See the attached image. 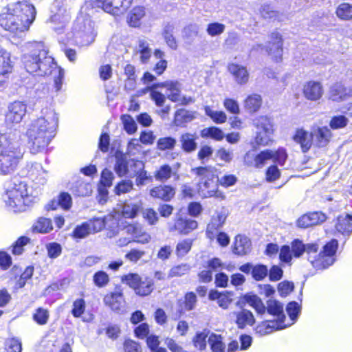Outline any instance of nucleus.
Instances as JSON below:
<instances>
[{
    "mask_svg": "<svg viewBox=\"0 0 352 352\" xmlns=\"http://www.w3.org/2000/svg\"><path fill=\"white\" fill-rule=\"evenodd\" d=\"M236 317V323L239 329H244L246 326H252L255 322L252 313L247 309H242L240 311L233 312Z\"/></svg>",
    "mask_w": 352,
    "mask_h": 352,
    "instance_id": "obj_26",
    "label": "nucleus"
},
{
    "mask_svg": "<svg viewBox=\"0 0 352 352\" xmlns=\"http://www.w3.org/2000/svg\"><path fill=\"white\" fill-rule=\"evenodd\" d=\"M49 312L43 308H38L33 315L34 320L40 325L45 324L49 319Z\"/></svg>",
    "mask_w": 352,
    "mask_h": 352,
    "instance_id": "obj_51",
    "label": "nucleus"
},
{
    "mask_svg": "<svg viewBox=\"0 0 352 352\" xmlns=\"http://www.w3.org/2000/svg\"><path fill=\"white\" fill-rule=\"evenodd\" d=\"M133 184L131 180H122L115 188L116 195L126 193L133 188Z\"/></svg>",
    "mask_w": 352,
    "mask_h": 352,
    "instance_id": "obj_60",
    "label": "nucleus"
},
{
    "mask_svg": "<svg viewBox=\"0 0 352 352\" xmlns=\"http://www.w3.org/2000/svg\"><path fill=\"white\" fill-rule=\"evenodd\" d=\"M6 204L14 212L25 211L34 202L36 197L33 190L25 182L19 181L10 183L4 197Z\"/></svg>",
    "mask_w": 352,
    "mask_h": 352,
    "instance_id": "obj_5",
    "label": "nucleus"
},
{
    "mask_svg": "<svg viewBox=\"0 0 352 352\" xmlns=\"http://www.w3.org/2000/svg\"><path fill=\"white\" fill-rule=\"evenodd\" d=\"M253 125L256 129L254 137L255 143L259 146H267L272 142L274 133L273 124L266 116H259L253 120Z\"/></svg>",
    "mask_w": 352,
    "mask_h": 352,
    "instance_id": "obj_8",
    "label": "nucleus"
},
{
    "mask_svg": "<svg viewBox=\"0 0 352 352\" xmlns=\"http://www.w3.org/2000/svg\"><path fill=\"white\" fill-rule=\"evenodd\" d=\"M204 110L206 114L211 118L216 123L222 124L227 120V116L223 111H213L208 106L205 107Z\"/></svg>",
    "mask_w": 352,
    "mask_h": 352,
    "instance_id": "obj_46",
    "label": "nucleus"
},
{
    "mask_svg": "<svg viewBox=\"0 0 352 352\" xmlns=\"http://www.w3.org/2000/svg\"><path fill=\"white\" fill-rule=\"evenodd\" d=\"M176 144L175 139L171 137H165L160 138L157 143V147L159 150L165 151L172 149Z\"/></svg>",
    "mask_w": 352,
    "mask_h": 352,
    "instance_id": "obj_53",
    "label": "nucleus"
},
{
    "mask_svg": "<svg viewBox=\"0 0 352 352\" xmlns=\"http://www.w3.org/2000/svg\"><path fill=\"white\" fill-rule=\"evenodd\" d=\"M192 172L201 177L199 184V193L203 197H215L224 199L223 192L218 189V182L215 181L214 168L208 167H198L192 169Z\"/></svg>",
    "mask_w": 352,
    "mask_h": 352,
    "instance_id": "obj_6",
    "label": "nucleus"
},
{
    "mask_svg": "<svg viewBox=\"0 0 352 352\" xmlns=\"http://www.w3.org/2000/svg\"><path fill=\"white\" fill-rule=\"evenodd\" d=\"M96 6L113 15L124 14L131 6L132 0H93Z\"/></svg>",
    "mask_w": 352,
    "mask_h": 352,
    "instance_id": "obj_10",
    "label": "nucleus"
},
{
    "mask_svg": "<svg viewBox=\"0 0 352 352\" xmlns=\"http://www.w3.org/2000/svg\"><path fill=\"white\" fill-rule=\"evenodd\" d=\"M312 138L319 147L325 146L331 138V132L327 126L318 127L312 131Z\"/></svg>",
    "mask_w": 352,
    "mask_h": 352,
    "instance_id": "obj_24",
    "label": "nucleus"
},
{
    "mask_svg": "<svg viewBox=\"0 0 352 352\" xmlns=\"http://www.w3.org/2000/svg\"><path fill=\"white\" fill-rule=\"evenodd\" d=\"M251 250V241L249 238L243 235H237L235 238L234 252L235 254L243 256L248 254Z\"/></svg>",
    "mask_w": 352,
    "mask_h": 352,
    "instance_id": "obj_30",
    "label": "nucleus"
},
{
    "mask_svg": "<svg viewBox=\"0 0 352 352\" xmlns=\"http://www.w3.org/2000/svg\"><path fill=\"white\" fill-rule=\"evenodd\" d=\"M195 118L193 113L181 109L177 110L175 114L174 122L177 126H182L185 123L192 121Z\"/></svg>",
    "mask_w": 352,
    "mask_h": 352,
    "instance_id": "obj_41",
    "label": "nucleus"
},
{
    "mask_svg": "<svg viewBox=\"0 0 352 352\" xmlns=\"http://www.w3.org/2000/svg\"><path fill=\"white\" fill-rule=\"evenodd\" d=\"M349 123L348 118L342 115L333 116L329 122V126L332 129H339L344 128Z\"/></svg>",
    "mask_w": 352,
    "mask_h": 352,
    "instance_id": "obj_50",
    "label": "nucleus"
},
{
    "mask_svg": "<svg viewBox=\"0 0 352 352\" xmlns=\"http://www.w3.org/2000/svg\"><path fill=\"white\" fill-rule=\"evenodd\" d=\"M154 176L156 180L162 182L167 181L171 176L176 177L177 179L179 178L177 173L173 171L171 167L167 164L160 166V168L155 171Z\"/></svg>",
    "mask_w": 352,
    "mask_h": 352,
    "instance_id": "obj_37",
    "label": "nucleus"
},
{
    "mask_svg": "<svg viewBox=\"0 0 352 352\" xmlns=\"http://www.w3.org/2000/svg\"><path fill=\"white\" fill-rule=\"evenodd\" d=\"M199 27L195 24H190L183 30L182 37L186 44L190 45L193 39L198 35Z\"/></svg>",
    "mask_w": 352,
    "mask_h": 352,
    "instance_id": "obj_43",
    "label": "nucleus"
},
{
    "mask_svg": "<svg viewBox=\"0 0 352 352\" xmlns=\"http://www.w3.org/2000/svg\"><path fill=\"white\" fill-rule=\"evenodd\" d=\"M138 49L142 63H146L151 56V50L149 47L148 43L144 40H140L138 42Z\"/></svg>",
    "mask_w": 352,
    "mask_h": 352,
    "instance_id": "obj_47",
    "label": "nucleus"
},
{
    "mask_svg": "<svg viewBox=\"0 0 352 352\" xmlns=\"http://www.w3.org/2000/svg\"><path fill=\"white\" fill-rule=\"evenodd\" d=\"M121 120L124 124V128L128 133L132 134L136 131V123L131 116L123 115L121 117Z\"/></svg>",
    "mask_w": 352,
    "mask_h": 352,
    "instance_id": "obj_54",
    "label": "nucleus"
},
{
    "mask_svg": "<svg viewBox=\"0 0 352 352\" xmlns=\"http://www.w3.org/2000/svg\"><path fill=\"white\" fill-rule=\"evenodd\" d=\"M154 283L151 278H141L140 284L135 288V293L141 296H146L149 295L153 290Z\"/></svg>",
    "mask_w": 352,
    "mask_h": 352,
    "instance_id": "obj_36",
    "label": "nucleus"
},
{
    "mask_svg": "<svg viewBox=\"0 0 352 352\" xmlns=\"http://www.w3.org/2000/svg\"><path fill=\"white\" fill-rule=\"evenodd\" d=\"M329 99L334 102H342L352 98V85L337 82L332 85L329 92Z\"/></svg>",
    "mask_w": 352,
    "mask_h": 352,
    "instance_id": "obj_13",
    "label": "nucleus"
},
{
    "mask_svg": "<svg viewBox=\"0 0 352 352\" xmlns=\"http://www.w3.org/2000/svg\"><path fill=\"white\" fill-rule=\"evenodd\" d=\"M104 227L103 221L97 219L83 223L76 227L73 236L76 239H84L92 233L100 231Z\"/></svg>",
    "mask_w": 352,
    "mask_h": 352,
    "instance_id": "obj_12",
    "label": "nucleus"
},
{
    "mask_svg": "<svg viewBox=\"0 0 352 352\" xmlns=\"http://www.w3.org/2000/svg\"><path fill=\"white\" fill-rule=\"evenodd\" d=\"M197 227V223L196 221L177 217L173 226L169 227V230L170 232L177 231L182 234H187L196 229Z\"/></svg>",
    "mask_w": 352,
    "mask_h": 352,
    "instance_id": "obj_18",
    "label": "nucleus"
},
{
    "mask_svg": "<svg viewBox=\"0 0 352 352\" xmlns=\"http://www.w3.org/2000/svg\"><path fill=\"white\" fill-rule=\"evenodd\" d=\"M27 48L29 52L22 56V62L26 71L41 76L50 74L55 63L54 58L48 55V50L44 43H30Z\"/></svg>",
    "mask_w": 352,
    "mask_h": 352,
    "instance_id": "obj_3",
    "label": "nucleus"
},
{
    "mask_svg": "<svg viewBox=\"0 0 352 352\" xmlns=\"http://www.w3.org/2000/svg\"><path fill=\"white\" fill-rule=\"evenodd\" d=\"M46 173L38 163L32 164L28 170L29 177L37 184H43L46 182Z\"/></svg>",
    "mask_w": 352,
    "mask_h": 352,
    "instance_id": "obj_34",
    "label": "nucleus"
},
{
    "mask_svg": "<svg viewBox=\"0 0 352 352\" xmlns=\"http://www.w3.org/2000/svg\"><path fill=\"white\" fill-rule=\"evenodd\" d=\"M237 180V177L234 175H225L220 178H218L217 182L221 186L228 188L234 186L236 183Z\"/></svg>",
    "mask_w": 352,
    "mask_h": 352,
    "instance_id": "obj_63",
    "label": "nucleus"
},
{
    "mask_svg": "<svg viewBox=\"0 0 352 352\" xmlns=\"http://www.w3.org/2000/svg\"><path fill=\"white\" fill-rule=\"evenodd\" d=\"M336 15L342 20L352 19V6L347 3H341L336 9Z\"/></svg>",
    "mask_w": 352,
    "mask_h": 352,
    "instance_id": "obj_45",
    "label": "nucleus"
},
{
    "mask_svg": "<svg viewBox=\"0 0 352 352\" xmlns=\"http://www.w3.org/2000/svg\"><path fill=\"white\" fill-rule=\"evenodd\" d=\"M175 194V188L167 185L155 186L150 190V195L152 197L165 201H170L174 197Z\"/></svg>",
    "mask_w": 352,
    "mask_h": 352,
    "instance_id": "obj_19",
    "label": "nucleus"
},
{
    "mask_svg": "<svg viewBox=\"0 0 352 352\" xmlns=\"http://www.w3.org/2000/svg\"><path fill=\"white\" fill-rule=\"evenodd\" d=\"M192 241L191 239H184L179 242L176 246V253L178 256H184L192 248Z\"/></svg>",
    "mask_w": 352,
    "mask_h": 352,
    "instance_id": "obj_52",
    "label": "nucleus"
},
{
    "mask_svg": "<svg viewBox=\"0 0 352 352\" xmlns=\"http://www.w3.org/2000/svg\"><path fill=\"white\" fill-rule=\"evenodd\" d=\"M293 139L296 143L300 144L303 152H307L310 149L312 144V132L309 133L302 129H298L296 130Z\"/></svg>",
    "mask_w": 352,
    "mask_h": 352,
    "instance_id": "obj_25",
    "label": "nucleus"
},
{
    "mask_svg": "<svg viewBox=\"0 0 352 352\" xmlns=\"http://www.w3.org/2000/svg\"><path fill=\"white\" fill-rule=\"evenodd\" d=\"M229 72L234 77L236 82L240 85L246 84L249 80V73L245 67L231 63L228 67Z\"/></svg>",
    "mask_w": 352,
    "mask_h": 352,
    "instance_id": "obj_20",
    "label": "nucleus"
},
{
    "mask_svg": "<svg viewBox=\"0 0 352 352\" xmlns=\"http://www.w3.org/2000/svg\"><path fill=\"white\" fill-rule=\"evenodd\" d=\"M109 281L108 274L103 272L99 271L94 276V282L98 287L105 286Z\"/></svg>",
    "mask_w": 352,
    "mask_h": 352,
    "instance_id": "obj_64",
    "label": "nucleus"
},
{
    "mask_svg": "<svg viewBox=\"0 0 352 352\" xmlns=\"http://www.w3.org/2000/svg\"><path fill=\"white\" fill-rule=\"evenodd\" d=\"M116 162L115 164L114 170L119 177L127 175L130 177H134L133 170H129L128 161L129 159L123 154H117L116 155Z\"/></svg>",
    "mask_w": 352,
    "mask_h": 352,
    "instance_id": "obj_23",
    "label": "nucleus"
},
{
    "mask_svg": "<svg viewBox=\"0 0 352 352\" xmlns=\"http://www.w3.org/2000/svg\"><path fill=\"white\" fill-rule=\"evenodd\" d=\"M279 259L281 262L290 264L292 260V253L289 245H283L279 250Z\"/></svg>",
    "mask_w": 352,
    "mask_h": 352,
    "instance_id": "obj_57",
    "label": "nucleus"
},
{
    "mask_svg": "<svg viewBox=\"0 0 352 352\" xmlns=\"http://www.w3.org/2000/svg\"><path fill=\"white\" fill-rule=\"evenodd\" d=\"M27 111L26 104L19 101H15L10 104L8 112L6 116V121L8 124H18L21 122Z\"/></svg>",
    "mask_w": 352,
    "mask_h": 352,
    "instance_id": "obj_14",
    "label": "nucleus"
},
{
    "mask_svg": "<svg viewBox=\"0 0 352 352\" xmlns=\"http://www.w3.org/2000/svg\"><path fill=\"white\" fill-rule=\"evenodd\" d=\"M262 104V98L260 95L252 94L249 96L245 100V108L250 113L257 111Z\"/></svg>",
    "mask_w": 352,
    "mask_h": 352,
    "instance_id": "obj_40",
    "label": "nucleus"
},
{
    "mask_svg": "<svg viewBox=\"0 0 352 352\" xmlns=\"http://www.w3.org/2000/svg\"><path fill=\"white\" fill-rule=\"evenodd\" d=\"M144 15L145 10L143 7H135L129 14L127 22L132 27H138L140 25V20Z\"/></svg>",
    "mask_w": 352,
    "mask_h": 352,
    "instance_id": "obj_38",
    "label": "nucleus"
},
{
    "mask_svg": "<svg viewBox=\"0 0 352 352\" xmlns=\"http://www.w3.org/2000/svg\"><path fill=\"white\" fill-rule=\"evenodd\" d=\"M290 248L293 256L299 258L304 252H306L308 256L310 254H316L318 250V245L316 243L305 245L300 240L295 239L291 243Z\"/></svg>",
    "mask_w": 352,
    "mask_h": 352,
    "instance_id": "obj_16",
    "label": "nucleus"
},
{
    "mask_svg": "<svg viewBox=\"0 0 352 352\" xmlns=\"http://www.w3.org/2000/svg\"><path fill=\"white\" fill-rule=\"evenodd\" d=\"M283 45L282 35L278 32H273L270 35V40L265 46V51L274 61L280 62L283 56Z\"/></svg>",
    "mask_w": 352,
    "mask_h": 352,
    "instance_id": "obj_11",
    "label": "nucleus"
},
{
    "mask_svg": "<svg viewBox=\"0 0 352 352\" xmlns=\"http://www.w3.org/2000/svg\"><path fill=\"white\" fill-rule=\"evenodd\" d=\"M162 86L166 89L167 98L173 102H177L180 100L181 84L177 81H166L162 82Z\"/></svg>",
    "mask_w": 352,
    "mask_h": 352,
    "instance_id": "obj_27",
    "label": "nucleus"
},
{
    "mask_svg": "<svg viewBox=\"0 0 352 352\" xmlns=\"http://www.w3.org/2000/svg\"><path fill=\"white\" fill-rule=\"evenodd\" d=\"M19 136L0 134V174L12 173L23 157Z\"/></svg>",
    "mask_w": 352,
    "mask_h": 352,
    "instance_id": "obj_4",
    "label": "nucleus"
},
{
    "mask_svg": "<svg viewBox=\"0 0 352 352\" xmlns=\"http://www.w3.org/2000/svg\"><path fill=\"white\" fill-rule=\"evenodd\" d=\"M268 274V268L265 265H256L252 270V276L253 278L257 281L262 280Z\"/></svg>",
    "mask_w": 352,
    "mask_h": 352,
    "instance_id": "obj_48",
    "label": "nucleus"
},
{
    "mask_svg": "<svg viewBox=\"0 0 352 352\" xmlns=\"http://www.w3.org/2000/svg\"><path fill=\"white\" fill-rule=\"evenodd\" d=\"M52 229L51 220L45 217L39 218L34 225V230L40 233H47Z\"/></svg>",
    "mask_w": 352,
    "mask_h": 352,
    "instance_id": "obj_44",
    "label": "nucleus"
},
{
    "mask_svg": "<svg viewBox=\"0 0 352 352\" xmlns=\"http://www.w3.org/2000/svg\"><path fill=\"white\" fill-rule=\"evenodd\" d=\"M337 248L338 241L336 240H332L324 246L323 250L317 256L310 254L307 259L315 269H326L334 263V255Z\"/></svg>",
    "mask_w": 352,
    "mask_h": 352,
    "instance_id": "obj_7",
    "label": "nucleus"
},
{
    "mask_svg": "<svg viewBox=\"0 0 352 352\" xmlns=\"http://www.w3.org/2000/svg\"><path fill=\"white\" fill-rule=\"evenodd\" d=\"M58 122L57 114L50 108L42 109L41 116L31 121L26 135L32 153L41 152L47 146L55 136Z\"/></svg>",
    "mask_w": 352,
    "mask_h": 352,
    "instance_id": "obj_1",
    "label": "nucleus"
},
{
    "mask_svg": "<svg viewBox=\"0 0 352 352\" xmlns=\"http://www.w3.org/2000/svg\"><path fill=\"white\" fill-rule=\"evenodd\" d=\"M104 302L115 311H120L124 307V300L122 294L116 292L107 294L104 298Z\"/></svg>",
    "mask_w": 352,
    "mask_h": 352,
    "instance_id": "obj_22",
    "label": "nucleus"
},
{
    "mask_svg": "<svg viewBox=\"0 0 352 352\" xmlns=\"http://www.w3.org/2000/svg\"><path fill=\"white\" fill-rule=\"evenodd\" d=\"M198 138L195 133H185L181 135L179 142L182 148L186 153H191L197 149L196 140Z\"/></svg>",
    "mask_w": 352,
    "mask_h": 352,
    "instance_id": "obj_29",
    "label": "nucleus"
},
{
    "mask_svg": "<svg viewBox=\"0 0 352 352\" xmlns=\"http://www.w3.org/2000/svg\"><path fill=\"white\" fill-rule=\"evenodd\" d=\"M141 278L138 274L130 273L123 276L122 281L135 290L138 287V284H140Z\"/></svg>",
    "mask_w": 352,
    "mask_h": 352,
    "instance_id": "obj_55",
    "label": "nucleus"
},
{
    "mask_svg": "<svg viewBox=\"0 0 352 352\" xmlns=\"http://www.w3.org/2000/svg\"><path fill=\"white\" fill-rule=\"evenodd\" d=\"M142 208V203L138 201H126L118 211L121 212L124 218L133 219Z\"/></svg>",
    "mask_w": 352,
    "mask_h": 352,
    "instance_id": "obj_21",
    "label": "nucleus"
},
{
    "mask_svg": "<svg viewBox=\"0 0 352 352\" xmlns=\"http://www.w3.org/2000/svg\"><path fill=\"white\" fill-rule=\"evenodd\" d=\"M287 158V155L284 148H280L277 151L264 150L255 156L254 166L258 168H263L270 160L283 165Z\"/></svg>",
    "mask_w": 352,
    "mask_h": 352,
    "instance_id": "obj_9",
    "label": "nucleus"
},
{
    "mask_svg": "<svg viewBox=\"0 0 352 352\" xmlns=\"http://www.w3.org/2000/svg\"><path fill=\"white\" fill-rule=\"evenodd\" d=\"M7 352H21L22 344L19 339L12 338L6 341Z\"/></svg>",
    "mask_w": 352,
    "mask_h": 352,
    "instance_id": "obj_61",
    "label": "nucleus"
},
{
    "mask_svg": "<svg viewBox=\"0 0 352 352\" xmlns=\"http://www.w3.org/2000/svg\"><path fill=\"white\" fill-rule=\"evenodd\" d=\"M323 87L320 82L310 80L303 85L302 94L309 100L316 101L323 95Z\"/></svg>",
    "mask_w": 352,
    "mask_h": 352,
    "instance_id": "obj_15",
    "label": "nucleus"
},
{
    "mask_svg": "<svg viewBox=\"0 0 352 352\" xmlns=\"http://www.w3.org/2000/svg\"><path fill=\"white\" fill-rule=\"evenodd\" d=\"M225 25L219 23H210L207 28V32L211 36H218L225 30Z\"/></svg>",
    "mask_w": 352,
    "mask_h": 352,
    "instance_id": "obj_62",
    "label": "nucleus"
},
{
    "mask_svg": "<svg viewBox=\"0 0 352 352\" xmlns=\"http://www.w3.org/2000/svg\"><path fill=\"white\" fill-rule=\"evenodd\" d=\"M208 341L212 352H225L226 344L223 342L221 336L212 333L209 336Z\"/></svg>",
    "mask_w": 352,
    "mask_h": 352,
    "instance_id": "obj_42",
    "label": "nucleus"
},
{
    "mask_svg": "<svg viewBox=\"0 0 352 352\" xmlns=\"http://www.w3.org/2000/svg\"><path fill=\"white\" fill-rule=\"evenodd\" d=\"M10 54L3 49H0V89L4 87L8 80V74L12 72Z\"/></svg>",
    "mask_w": 352,
    "mask_h": 352,
    "instance_id": "obj_17",
    "label": "nucleus"
},
{
    "mask_svg": "<svg viewBox=\"0 0 352 352\" xmlns=\"http://www.w3.org/2000/svg\"><path fill=\"white\" fill-rule=\"evenodd\" d=\"M85 310V302L82 298L76 300L73 303L72 313L74 317L79 318Z\"/></svg>",
    "mask_w": 352,
    "mask_h": 352,
    "instance_id": "obj_58",
    "label": "nucleus"
},
{
    "mask_svg": "<svg viewBox=\"0 0 352 352\" xmlns=\"http://www.w3.org/2000/svg\"><path fill=\"white\" fill-rule=\"evenodd\" d=\"M190 266L188 264H181L172 267L168 274V278L182 276L187 274L190 270Z\"/></svg>",
    "mask_w": 352,
    "mask_h": 352,
    "instance_id": "obj_56",
    "label": "nucleus"
},
{
    "mask_svg": "<svg viewBox=\"0 0 352 352\" xmlns=\"http://www.w3.org/2000/svg\"><path fill=\"white\" fill-rule=\"evenodd\" d=\"M266 310L270 314L277 316L278 321L284 322L285 316L283 314V305L280 302L270 299L267 301Z\"/></svg>",
    "mask_w": 352,
    "mask_h": 352,
    "instance_id": "obj_31",
    "label": "nucleus"
},
{
    "mask_svg": "<svg viewBox=\"0 0 352 352\" xmlns=\"http://www.w3.org/2000/svg\"><path fill=\"white\" fill-rule=\"evenodd\" d=\"M59 205L63 208L68 210L72 206V197L67 192H62L58 197L57 201H52L51 204L47 206V210H55L56 206Z\"/></svg>",
    "mask_w": 352,
    "mask_h": 352,
    "instance_id": "obj_35",
    "label": "nucleus"
},
{
    "mask_svg": "<svg viewBox=\"0 0 352 352\" xmlns=\"http://www.w3.org/2000/svg\"><path fill=\"white\" fill-rule=\"evenodd\" d=\"M71 190L77 196H89L92 192V186L89 182L82 179H77L72 184Z\"/></svg>",
    "mask_w": 352,
    "mask_h": 352,
    "instance_id": "obj_32",
    "label": "nucleus"
},
{
    "mask_svg": "<svg viewBox=\"0 0 352 352\" xmlns=\"http://www.w3.org/2000/svg\"><path fill=\"white\" fill-rule=\"evenodd\" d=\"M202 137H210L216 140H221L225 137L223 132L219 128L210 127L201 131Z\"/></svg>",
    "mask_w": 352,
    "mask_h": 352,
    "instance_id": "obj_49",
    "label": "nucleus"
},
{
    "mask_svg": "<svg viewBox=\"0 0 352 352\" xmlns=\"http://www.w3.org/2000/svg\"><path fill=\"white\" fill-rule=\"evenodd\" d=\"M336 228L340 233L349 235L352 232V214H344L339 216Z\"/></svg>",
    "mask_w": 352,
    "mask_h": 352,
    "instance_id": "obj_28",
    "label": "nucleus"
},
{
    "mask_svg": "<svg viewBox=\"0 0 352 352\" xmlns=\"http://www.w3.org/2000/svg\"><path fill=\"white\" fill-rule=\"evenodd\" d=\"M217 157L219 158L221 161L226 163H230L234 157L233 152L232 150L226 149L224 147H221L218 149L216 152Z\"/></svg>",
    "mask_w": 352,
    "mask_h": 352,
    "instance_id": "obj_59",
    "label": "nucleus"
},
{
    "mask_svg": "<svg viewBox=\"0 0 352 352\" xmlns=\"http://www.w3.org/2000/svg\"><path fill=\"white\" fill-rule=\"evenodd\" d=\"M283 322L279 321L263 322L256 327V332L261 336H265L274 332L276 330L285 329L287 326L283 325Z\"/></svg>",
    "mask_w": 352,
    "mask_h": 352,
    "instance_id": "obj_33",
    "label": "nucleus"
},
{
    "mask_svg": "<svg viewBox=\"0 0 352 352\" xmlns=\"http://www.w3.org/2000/svg\"><path fill=\"white\" fill-rule=\"evenodd\" d=\"M36 16L35 8L26 1L8 6L0 14V25L5 30L20 36L27 31Z\"/></svg>",
    "mask_w": 352,
    "mask_h": 352,
    "instance_id": "obj_2",
    "label": "nucleus"
},
{
    "mask_svg": "<svg viewBox=\"0 0 352 352\" xmlns=\"http://www.w3.org/2000/svg\"><path fill=\"white\" fill-rule=\"evenodd\" d=\"M175 27L173 24H166L163 30L162 35L166 44L173 50L177 48V43L176 38L173 36Z\"/></svg>",
    "mask_w": 352,
    "mask_h": 352,
    "instance_id": "obj_39",
    "label": "nucleus"
}]
</instances>
